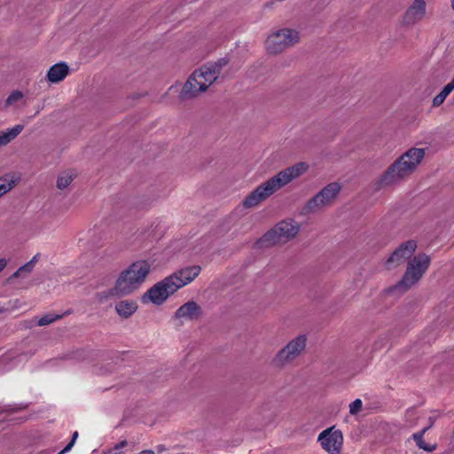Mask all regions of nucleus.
<instances>
[{"label": "nucleus", "mask_w": 454, "mask_h": 454, "mask_svg": "<svg viewBox=\"0 0 454 454\" xmlns=\"http://www.w3.org/2000/svg\"><path fill=\"white\" fill-rule=\"evenodd\" d=\"M20 269V271H22L23 273H30L33 269H34V266H33V262H27V263H25L24 265H22L21 267L19 268Z\"/></svg>", "instance_id": "nucleus-30"}, {"label": "nucleus", "mask_w": 454, "mask_h": 454, "mask_svg": "<svg viewBox=\"0 0 454 454\" xmlns=\"http://www.w3.org/2000/svg\"><path fill=\"white\" fill-rule=\"evenodd\" d=\"M300 224L294 219L283 220L265 232L255 243L258 248H269L279 243H286L296 237Z\"/></svg>", "instance_id": "nucleus-6"}, {"label": "nucleus", "mask_w": 454, "mask_h": 454, "mask_svg": "<svg viewBox=\"0 0 454 454\" xmlns=\"http://www.w3.org/2000/svg\"><path fill=\"white\" fill-rule=\"evenodd\" d=\"M23 125H16L7 131H0V146L6 145L16 138L23 130Z\"/></svg>", "instance_id": "nucleus-19"}, {"label": "nucleus", "mask_w": 454, "mask_h": 454, "mask_svg": "<svg viewBox=\"0 0 454 454\" xmlns=\"http://www.w3.org/2000/svg\"><path fill=\"white\" fill-rule=\"evenodd\" d=\"M177 291L173 278L168 276L149 288L142 296V301L145 303L151 301L154 305H161Z\"/></svg>", "instance_id": "nucleus-8"}, {"label": "nucleus", "mask_w": 454, "mask_h": 454, "mask_svg": "<svg viewBox=\"0 0 454 454\" xmlns=\"http://www.w3.org/2000/svg\"><path fill=\"white\" fill-rule=\"evenodd\" d=\"M68 73V66L64 62H60L53 65L49 69L47 73V78L51 82L57 83L64 80Z\"/></svg>", "instance_id": "nucleus-17"}, {"label": "nucleus", "mask_w": 454, "mask_h": 454, "mask_svg": "<svg viewBox=\"0 0 454 454\" xmlns=\"http://www.w3.org/2000/svg\"><path fill=\"white\" fill-rule=\"evenodd\" d=\"M430 262V256L424 253H419L410 258L403 278L395 285L384 289L382 294L396 297L403 294L423 277Z\"/></svg>", "instance_id": "nucleus-4"}, {"label": "nucleus", "mask_w": 454, "mask_h": 454, "mask_svg": "<svg viewBox=\"0 0 454 454\" xmlns=\"http://www.w3.org/2000/svg\"><path fill=\"white\" fill-rule=\"evenodd\" d=\"M362 401L360 399H356L349 404V412L352 415L357 414L362 409Z\"/></svg>", "instance_id": "nucleus-27"}, {"label": "nucleus", "mask_w": 454, "mask_h": 454, "mask_svg": "<svg viewBox=\"0 0 454 454\" xmlns=\"http://www.w3.org/2000/svg\"><path fill=\"white\" fill-rule=\"evenodd\" d=\"M427 430H428V427H425L421 431L415 433L412 435V437L419 449H422L428 452H432L436 449V444H434V445L427 444L423 439V436Z\"/></svg>", "instance_id": "nucleus-20"}, {"label": "nucleus", "mask_w": 454, "mask_h": 454, "mask_svg": "<svg viewBox=\"0 0 454 454\" xmlns=\"http://www.w3.org/2000/svg\"><path fill=\"white\" fill-rule=\"evenodd\" d=\"M454 89L449 84L445 85L442 91L437 94L433 99V106H440L447 98V96Z\"/></svg>", "instance_id": "nucleus-23"}, {"label": "nucleus", "mask_w": 454, "mask_h": 454, "mask_svg": "<svg viewBox=\"0 0 454 454\" xmlns=\"http://www.w3.org/2000/svg\"><path fill=\"white\" fill-rule=\"evenodd\" d=\"M27 406H19V407H14L12 408L11 405H5L4 407H0V414L2 413H7V414H12V413H14V412H17L19 411H21V410H24L26 409Z\"/></svg>", "instance_id": "nucleus-28"}, {"label": "nucleus", "mask_w": 454, "mask_h": 454, "mask_svg": "<svg viewBox=\"0 0 454 454\" xmlns=\"http://www.w3.org/2000/svg\"><path fill=\"white\" fill-rule=\"evenodd\" d=\"M39 256V254H35L29 262H33V266H35L36 261H37V258Z\"/></svg>", "instance_id": "nucleus-36"}, {"label": "nucleus", "mask_w": 454, "mask_h": 454, "mask_svg": "<svg viewBox=\"0 0 454 454\" xmlns=\"http://www.w3.org/2000/svg\"><path fill=\"white\" fill-rule=\"evenodd\" d=\"M322 448L330 454H340L343 443L341 431L330 427L320 433L318 436Z\"/></svg>", "instance_id": "nucleus-12"}, {"label": "nucleus", "mask_w": 454, "mask_h": 454, "mask_svg": "<svg viewBox=\"0 0 454 454\" xmlns=\"http://www.w3.org/2000/svg\"><path fill=\"white\" fill-rule=\"evenodd\" d=\"M62 317V315H53V314H47L42 317L38 322L37 325L39 326H44L48 325L53 322H55L58 319H60Z\"/></svg>", "instance_id": "nucleus-25"}, {"label": "nucleus", "mask_w": 454, "mask_h": 454, "mask_svg": "<svg viewBox=\"0 0 454 454\" xmlns=\"http://www.w3.org/2000/svg\"><path fill=\"white\" fill-rule=\"evenodd\" d=\"M16 184V181L9 176L0 177V198L11 191Z\"/></svg>", "instance_id": "nucleus-22"}, {"label": "nucleus", "mask_w": 454, "mask_h": 454, "mask_svg": "<svg viewBox=\"0 0 454 454\" xmlns=\"http://www.w3.org/2000/svg\"><path fill=\"white\" fill-rule=\"evenodd\" d=\"M22 273L23 272L20 271V269H18L12 276L7 278V282H11L13 278L20 277Z\"/></svg>", "instance_id": "nucleus-31"}, {"label": "nucleus", "mask_w": 454, "mask_h": 454, "mask_svg": "<svg viewBox=\"0 0 454 454\" xmlns=\"http://www.w3.org/2000/svg\"><path fill=\"white\" fill-rule=\"evenodd\" d=\"M299 40V32L290 28H283L268 36L265 43L266 49L270 54H278L297 43Z\"/></svg>", "instance_id": "nucleus-7"}, {"label": "nucleus", "mask_w": 454, "mask_h": 454, "mask_svg": "<svg viewBox=\"0 0 454 454\" xmlns=\"http://www.w3.org/2000/svg\"><path fill=\"white\" fill-rule=\"evenodd\" d=\"M138 454H155V453H154V451H153L151 450H142Z\"/></svg>", "instance_id": "nucleus-34"}, {"label": "nucleus", "mask_w": 454, "mask_h": 454, "mask_svg": "<svg viewBox=\"0 0 454 454\" xmlns=\"http://www.w3.org/2000/svg\"><path fill=\"white\" fill-rule=\"evenodd\" d=\"M230 62V59L227 57L221 58L216 61L207 62V64L212 69V72L218 78L222 73L223 67H225Z\"/></svg>", "instance_id": "nucleus-21"}, {"label": "nucleus", "mask_w": 454, "mask_h": 454, "mask_svg": "<svg viewBox=\"0 0 454 454\" xmlns=\"http://www.w3.org/2000/svg\"><path fill=\"white\" fill-rule=\"evenodd\" d=\"M307 168L308 165L306 163L299 162L278 172L276 176L261 184L250 192L244 199L242 202L243 207L245 208H251L258 206L275 192L302 175Z\"/></svg>", "instance_id": "nucleus-1"}, {"label": "nucleus", "mask_w": 454, "mask_h": 454, "mask_svg": "<svg viewBox=\"0 0 454 454\" xmlns=\"http://www.w3.org/2000/svg\"><path fill=\"white\" fill-rule=\"evenodd\" d=\"M416 248L417 242L413 239L403 242L386 261V267L390 270L402 264L406 259L411 257Z\"/></svg>", "instance_id": "nucleus-13"}, {"label": "nucleus", "mask_w": 454, "mask_h": 454, "mask_svg": "<svg viewBox=\"0 0 454 454\" xmlns=\"http://www.w3.org/2000/svg\"><path fill=\"white\" fill-rule=\"evenodd\" d=\"M151 271V264L146 260H139L131 263L122 270L116 279L114 287L109 290L112 296H123L132 294L145 282Z\"/></svg>", "instance_id": "nucleus-3"}, {"label": "nucleus", "mask_w": 454, "mask_h": 454, "mask_svg": "<svg viewBox=\"0 0 454 454\" xmlns=\"http://www.w3.org/2000/svg\"><path fill=\"white\" fill-rule=\"evenodd\" d=\"M217 79L212 69L206 63L194 70L188 77L179 93L180 100L185 101L197 98L200 93L205 92Z\"/></svg>", "instance_id": "nucleus-5"}, {"label": "nucleus", "mask_w": 454, "mask_h": 454, "mask_svg": "<svg viewBox=\"0 0 454 454\" xmlns=\"http://www.w3.org/2000/svg\"><path fill=\"white\" fill-rule=\"evenodd\" d=\"M425 156L422 148H411L392 163L382 176L375 181L374 191L378 192L395 184L409 176Z\"/></svg>", "instance_id": "nucleus-2"}, {"label": "nucleus", "mask_w": 454, "mask_h": 454, "mask_svg": "<svg viewBox=\"0 0 454 454\" xmlns=\"http://www.w3.org/2000/svg\"><path fill=\"white\" fill-rule=\"evenodd\" d=\"M74 175L65 173L64 175L58 177L57 187L60 190L67 188L70 183L74 180Z\"/></svg>", "instance_id": "nucleus-24"}, {"label": "nucleus", "mask_w": 454, "mask_h": 454, "mask_svg": "<svg viewBox=\"0 0 454 454\" xmlns=\"http://www.w3.org/2000/svg\"><path fill=\"white\" fill-rule=\"evenodd\" d=\"M340 191V185L338 183H330L308 200L304 211L306 213H315L323 207L331 205Z\"/></svg>", "instance_id": "nucleus-10"}, {"label": "nucleus", "mask_w": 454, "mask_h": 454, "mask_svg": "<svg viewBox=\"0 0 454 454\" xmlns=\"http://www.w3.org/2000/svg\"><path fill=\"white\" fill-rule=\"evenodd\" d=\"M434 423V419L430 417L429 418V425L427 427H428V429H429L430 427H433Z\"/></svg>", "instance_id": "nucleus-35"}, {"label": "nucleus", "mask_w": 454, "mask_h": 454, "mask_svg": "<svg viewBox=\"0 0 454 454\" xmlns=\"http://www.w3.org/2000/svg\"><path fill=\"white\" fill-rule=\"evenodd\" d=\"M201 267L199 265H192L183 268L169 277L173 278L176 289L179 290L183 286L193 281L200 273Z\"/></svg>", "instance_id": "nucleus-14"}, {"label": "nucleus", "mask_w": 454, "mask_h": 454, "mask_svg": "<svg viewBox=\"0 0 454 454\" xmlns=\"http://www.w3.org/2000/svg\"><path fill=\"white\" fill-rule=\"evenodd\" d=\"M451 6H452V9L454 10V0H451Z\"/></svg>", "instance_id": "nucleus-40"}, {"label": "nucleus", "mask_w": 454, "mask_h": 454, "mask_svg": "<svg viewBox=\"0 0 454 454\" xmlns=\"http://www.w3.org/2000/svg\"><path fill=\"white\" fill-rule=\"evenodd\" d=\"M6 310H7L6 309H4V308H3V307H0V313H3V312H4V311H6Z\"/></svg>", "instance_id": "nucleus-38"}, {"label": "nucleus", "mask_w": 454, "mask_h": 454, "mask_svg": "<svg viewBox=\"0 0 454 454\" xmlns=\"http://www.w3.org/2000/svg\"><path fill=\"white\" fill-rule=\"evenodd\" d=\"M425 0H414L403 16V23L411 26L420 21L426 14Z\"/></svg>", "instance_id": "nucleus-15"}, {"label": "nucleus", "mask_w": 454, "mask_h": 454, "mask_svg": "<svg viewBox=\"0 0 454 454\" xmlns=\"http://www.w3.org/2000/svg\"><path fill=\"white\" fill-rule=\"evenodd\" d=\"M23 98V93L20 90L12 91L5 100V106H9Z\"/></svg>", "instance_id": "nucleus-26"}, {"label": "nucleus", "mask_w": 454, "mask_h": 454, "mask_svg": "<svg viewBox=\"0 0 454 454\" xmlns=\"http://www.w3.org/2000/svg\"><path fill=\"white\" fill-rule=\"evenodd\" d=\"M165 450H166V449H165V447H164L163 445H159V446L157 447V450H158V452H162V451H164Z\"/></svg>", "instance_id": "nucleus-37"}, {"label": "nucleus", "mask_w": 454, "mask_h": 454, "mask_svg": "<svg viewBox=\"0 0 454 454\" xmlns=\"http://www.w3.org/2000/svg\"><path fill=\"white\" fill-rule=\"evenodd\" d=\"M8 261L4 258L0 259V272L7 266Z\"/></svg>", "instance_id": "nucleus-33"}, {"label": "nucleus", "mask_w": 454, "mask_h": 454, "mask_svg": "<svg viewBox=\"0 0 454 454\" xmlns=\"http://www.w3.org/2000/svg\"><path fill=\"white\" fill-rule=\"evenodd\" d=\"M128 444V442L126 440H123V441H121L119 443H117L115 446H114V450H120L121 448H124L126 447Z\"/></svg>", "instance_id": "nucleus-32"}, {"label": "nucleus", "mask_w": 454, "mask_h": 454, "mask_svg": "<svg viewBox=\"0 0 454 454\" xmlns=\"http://www.w3.org/2000/svg\"><path fill=\"white\" fill-rule=\"evenodd\" d=\"M137 309V304L134 301L124 300L118 302L115 310L118 315L123 318H128Z\"/></svg>", "instance_id": "nucleus-18"}, {"label": "nucleus", "mask_w": 454, "mask_h": 454, "mask_svg": "<svg viewBox=\"0 0 454 454\" xmlns=\"http://www.w3.org/2000/svg\"><path fill=\"white\" fill-rule=\"evenodd\" d=\"M77 437H78V432L75 431L73 434L71 441L69 442V443L61 451H59L58 454H65V453L68 452L73 448V446H74Z\"/></svg>", "instance_id": "nucleus-29"}, {"label": "nucleus", "mask_w": 454, "mask_h": 454, "mask_svg": "<svg viewBox=\"0 0 454 454\" xmlns=\"http://www.w3.org/2000/svg\"><path fill=\"white\" fill-rule=\"evenodd\" d=\"M340 191V185L338 183H330L308 200L304 211L306 213H315L323 207L331 205Z\"/></svg>", "instance_id": "nucleus-9"}, {"label": "nucleus", "mask_w": 454, "mask_h": 454, "mask_svg": "<svg viewBox=\"0 0 454 454\" xmlns=\"http://www.w3.org/2000/svg\"><path fill=\"white\" fill-rule=\"evenodd\" d=\"M203 316L202 308L194 301H189L180 306L175 312L174 317L186 318L191 321L199 320Z\"/></svg>", "instance_id": "nucleus-16"}, {"label": "nucleus", "mask_w": 454, "mask_h": 454, "mask_svg": "<svg viewBox=\"0 0 454 454\" xmlns=\"http://www.w3.org/2000/svg\"><path fill=\"white\" fill-rule=\"evenodd\" d=\"M306 343L307 338L305 335H299L294 338L277 353L272 364L277 367H282L294 360L305 349Z\"/></svg>", "instance_id": "nucleus-11"}, {"label": "nucleus", "mask_w": 454, "mask_h": 454, "mask_svg": "<svg viewBox=\"0 0 454 454\" xmlns=\"http://www.w3.org/2000/svg\"><path fill=\"white\" fill-rule=\"evenodd\" d=\"M109 454H125L123 451H119V452H110Z\"/></svg>", "instance_id": "nucleus-39"}]
</instances>
